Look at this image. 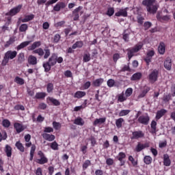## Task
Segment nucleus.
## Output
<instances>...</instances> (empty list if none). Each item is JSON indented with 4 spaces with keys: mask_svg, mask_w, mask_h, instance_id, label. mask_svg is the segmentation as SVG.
<instances>
[{
    "mask_svg": "<svg viewBox=\"0 0 175 175\" xmlns=\"http://www.w3.org/2000/svg\"><path fill=\"white\" fill-rule=\"evenodd\" d=\"M40 46H42V42L40 41H36L31 44L29 50H33V54H38L39 57H43L44 55V59H47L51 55V51L49 46H46L44 50L42 48L36 49L38 47H40Z\"/></svg>",
    "mask_w": 175,
    "mask_h": 175,
    "instance_id": "nucleus-1",
    "label": "nucleus"
},
{
    "mask_svg": "<svg viewBox=\"0 0 175 175\" xmlns=\"http://www.w3.org/2000/svg\"><path fill=\"white\" fill-rule=\"evenodd\" d=\"M57 64H62L64 62V58L62 57H58L57 53H52L48 61L43 63L42 66L44 69V72L46 73L51 70L52 66H55Z\"/></svg>",
    "mask_w": 175,
    "mask_h": 175,
    "instance_id": "nucleus-2",
    "label": "nucleus"
},
{
    "mask_svg": "<svg viewBox=\"0 0 175 175\" xmlns=\"http://www.w3.org/2000/svg\"><path fill=\"white\" fill-rule=\"evenodd\" d=\"M143 6H146L148 13L150 14H155L159 9V3L157 2V0H143Z\"/></svg>",
    "mask_w": 175,
    "mask_h": 175,
    "instance_id": "nucleus-3",
    "label": "nucleus"
},
{
    "mask_svg": "<svg viewBox=\"0 0 175 175\" xmlns=\"http://www.w3.org/2000/svg\"><path fill=\"white\" fill-rule=\"evenodd\" d=\"M143 49V43L139 42L135 44L133 48H129L126 49L129 61L132 59V57H135L136 53H139V51Z\"/></svg>",
    "mask_w": 175,
    "mask_h": 175,
    "instance_id": "nucleus-4",
    "label": "nucleus"
},
{
    "mask_svg": "<svg viewBox=\"0 0 175 175\" xmlns=\"http://www.w3.org/2000/svg\"><path fill=\"white\" fill-rule=\"evenodd\" d=\"M16 57H17V51H8L5 53L3 63L8 64V62H9V59H14V58H16Z\"/></svg>",
    "mask_w": 175,
    "mask_h": 175,
    "instance_id": "nucleus-5",
    "label": "nucleus"
},
{
    "mask_svg": "<svg viewBox=\"0 0 175 175\" xmlns=\"http://www.w3.org/2000/svg\"><path fill=\"white\" fill-rule=\"evenodd\" d=\"M38 159L36 160V163H38L39 165H44V163H47L49 162V159H47L42 150L38 152Z\"/></svg>",
    "mask_w": 175,
    "mask_h": 175,
    "instance_id": "nucleus-6",
    "label": "nucleus"
},
{
    "mask_svg": "<svg viewBox=\"0 0 175 175\" xmlns=\"http://www.w3.org/2000/svg\"><path fill=\"white\" fill-rule=\"evenodd\" d=\"M159 75V71L158 70H153L148 75V80L152 84H154L155 81H158V75Z\"/></svg>",
    "mask_w": 175,
    "mask_h": 175,
    "instance_id": "nucleus-7",
    "label": "nucleus"
},
{
    "mask_svg": "<svg viewBox=\"0 0 175 175\" xmlns=\"http://www.w3.org/2000/svg\"><path fill=\"white\" fill-rule=\"evenodd\" d=\"M146 134L142 130L135 131L132 132L131 140H138V139H143Z\"/></svg>",
    "mask_w": 175,
    "mask_h": 175,
    "instance_id": "nucleus-8",
    "label": "nucleus"
},
{
    "mask_svg": "<svg viewBox=\"0 0 175 175\" xmlns=\"http://www.w3.org/2000/svg\"><path fill=\"white\" fill-rule=\"evenodd\" d=\"M137 121L139 124H142V125H148V122H150V116H148V113L140 116L138 118Z\"/></svg>",
    "mask_w": 175,
    "mask_h": 175,
    "instance_id": "nucleus-9",
    "label": "nucleus"
},
{
    "mask_svg": "<svg viewBox=\"0 0 175 175\" xmlns=\"http://www.w3.org/2000/svg\"><path fill=\"white\" fill-rule=\"evenodd\" d=\"M21 8H23V5L19 4L18 6L11 9L10 12L5 13V16H16L17 13H20V10H21Z\"/></svg>",
    "mask_w": 175,
    "mask_h": 175,
    "instance_id": "nucleus-10",
    "label": "nucleus"
},
{
    "mask_svg": "<svg viewBox=\"0 0 175 175\" xmlns=\"http://www.w3.org/2000/svg\"><path fill=\"white\" fill-rule=\"evenodd\" d=\"M148 147H150V144L148 142H146L145 144L138 142L135 147V151L136 152H140L141 151H143V150L148 148Z\"/></svg>",
    "mask_w": 175,
    "mask_h": 175,
    "instance_id": "nucleus-11",
    "label": "nucleus"
},
{
    "mask_svg": "<svg viewBox=\"0 0 175 175\" xmlns=\"http://www.w3.org/2000/svg\"><path fill=\"white\" fill-rule=\"evenodd\" d=\"M125 158H126V154H125L124 152H120L118 153L117 159L120 162V166H124V165H125V161H124Z\"/></svg>",
    "mask_w": 175,
    "mask_h": 175,
    "instance_id": "nucleus-12",
    "label": "nucleus"
},
{
    "mask_svg": "<svg viewBox=\"0 0 175 175\" xmlns=\"http://www.w3.org/2000/svg\"><path fill=\"white\" fill-rule=\"evenodd\" d=\"M46 103H52V105H53V106H60L61 105V102H59V100H58L56 98H54L53 97H47L46 98Z\"/></svg>",
    "mask_w": 175,
    "mask_h": 175,
    "instance_id": "nucleus-13",
    "label": "nucleus"
},
{
    "mask_svg": "<svg viewBox=\"0 0 175 175\" xmlns=\"http://www.w3.org/2000/svg\"><path fill=\"white\" fill-rule=\"evenodd\" d=\"M65 8H66V4L65 2H58L53 7V10L54 12H59L61 9H65Z\"/></svg>",
    "mask_w": 175,
    "mask_h": 175,
    "instance_id": "nucleus-14",
    "label": "nucleus"
},
{
    "mask_svg": "<svg viewBox=\"0 0 175 175\" xmlns=\"http://www.w3.org/2000/svg\"><path fill=\"white\" fill-rule=\"evenodd\" d=\"M166 113H167V111L165 109H161V110L157 111L155 116L156 121L161 120Z\"/></svg>",
    "mask_w": 175,
    "mask_h": 175,
    "instance_id": "nucleus-15",
    "label": "nucleus"
},
{
    "mask_svg": "<svg viewBox=\"0 0 175 175\" xmlns=\"http://www.w3.org/2000/svg\"><path fill=\"white\" fill-rule=\"evenodd\" d=\"M42 136L43 139H44V140H46L47 142H54V140H55V135L53 134L44 133L42 135Z\"/></svg>",
    "mask_w": 175,
    "mask_h": 175,
    "instance_id": "nucleus-16",
    "label": "nucleus"
},
{
    "mask_svg": "<svg viewBox=\"0 0 175 175\" xmlns=\"http://www.w3.org/2000/svg\"><path fill=\"white\" fill-rule=\"evenodd\" d=\"M165 51H166V45L165 44V42H161L158 46L159 54H161V55H163Z\"/></svg>",
    "mask_w": 175,
    "mask_h": 175,
    "instance_id": "nucleus-17",
    "label": "nucleus"
},
{
    "mask_svg": "<svg viewBox=\"0 0 175 175\" xmlns=\"http://www.w3.org/2000/svg\"><path fill=\"white\" fill-rule=\"evenodd\" d=\"M164 68L166 70H172V59L167 57L164 61Z\"/></svg>",
    "mask_w": 175,
    "mask_h": 175,
    "instance_id": "nucleus-18",
    "label": "nucleus"
},
{
    "mask_svg": "<svg viewBox=\"0 0 175 175\" xmlns=\"http://www.w3.org/2000/svg\"><path fill=\"white\" fill-rule=\"evenodd\" d=\"M14 129H16L18 133H21V132H23L24 129H25L24 126L18 122H16L14 124Z\"/></svg>",
    "mask_w": 175,
    "mask_h": 175,
    "instance_id": "nucleus-19",
    "label": "nucleus"
},
{
    "mask_svg": "<svg viewBox=\"0 0 175 175\" xmlns=\"http://www.w3.org/2000/svg\"><path fill=\"white\" fill-rule=\"evenodd\" d=\"M163 165L167 167L172 165V160H170V157L167 154H163Z\"/></svg>",
    "mask_w": 175,
    "mask_h": 175,
    "instance_id": "nucleus-20",
    "label": "nucleus"
},
{
    "mask_svg": "<svg viewBox=\"0 0 175 175\" xmlns=\"http://www.w3.org/2000/svg\"><path fill=\"white\" fill-rule=\"evenodd\" d=\"M157 121L155 120H152L151 124H150V127H151V131L150 133L152 135H157V132H158V130H157Z\"/></svg>",
    "mask_w": 175,
    "mask_h": 175,
    "instance_id": "nucleus-21",
    "label": "nucleus"
},
{
    "mask_svg": "<svg viewBox=\"0 0 175 175\" xmlns=\"http://www.w3.org/2000/svg\"><path fill=\"white\" fill-rule=\"evenodd\" d=\"M28 64L29 65H36L38 64V59L36 57L31 55L28 57Z\"/></svg>",
    "mask_w": 175,
    "mask_h": 175,
    "instance_id": "nucleus-22",
    "label": "nucleus"
},
{
    "mask_svg": "<svg viewBox=\"0 0 175 175\" xmlns=\"http://www.w3.org/2000/svg\"><path fill=\"white\" fill-rule=\"evenodd\" d=\"M87 95L85 92L83 91H77L74 94V98H77V99H81V98H84Z\"/></svg>",
    "mask_w": 175,
    "mask_h": 175,
    "instance_id": "nucleus-23",
    "label": "nucleus"
},
{
    "mask_svg": "<svg viewBox=\"0 0 175 175\" xmlns=\"http://www.w3.org/2000/svg\"><path fill=\"white\" fill-rule=\"evenodd\" d=\"M142 72H136L132 75L131 80L132 81H137L142 79Z\"/></svg>",
    "mask_w": 175,
    "mask_h": 175,
    "instance_id": "nucleus-24",
    "label": "nucleus"
},
{
    "mask_svg": "<svg viewBox=\"0 0 175 175\" xmlns=\"http://www.w3.org/2000/svg\"><path fill=\"white\" fill-rule=\"evenodd\" d=\"M115 16H116V17H127L128 12L126 10H120L118 12H116Z\"/></svg>",
    "mask_w": 175,
    "mask_h": 175,
    "instance_id": "nucleus-25",
    "label": "nucleus"
},
{
    "mask_svg": "<svg viewBox=\"0 0 175 175\" xmlns=\"http://www.w3.org/2000/svg\"><path fill=\"white\" fill-rule=\"evenodd\" d=\"M74 124L75 125H79V126H83V125H84L85 122H84V120H83V118L78 117L75 119Z\"/></svg>",
    "mask_w": 175,
    "mask_h": 175,
    "instance_id": "nucleus-26",
    "label": "nucleus"
},
{
    "mask_svg": "<svg viewBox=\"0 0 175 175\" xmlns=\"http://www.w3.org/2000/svg\"><path fill=\"white\" fill-rule=\"evenodd\" d=\"M104 81H105V80L103 79L99 78V79H97L95 81H94L92 84H93L94 87H100V85H102V84H103Z\"/></svg>",
    "mask_w": 175,
    "mask_h": 175,
    "instance_id": "nucleus-27",
    "label": "nucleus"
},
{
    "mask_svg": "<svg viewBox=\"0 0 175 175\" xmlns=\"http://www.w3.org/2000/svg\"><path fill=\"white\" fill-rule=\"evenodd\" d=\"M31 41H25L22 43H21L19 45L17 46L16 50L18 51L21 50L22 49H25V47H27V46L29 45V43H31Z\"/></svg>",
    "mask_w": 175,
    "mask_h": 175,
    "instance_id": "nucleus-28",
    "label": "nucleus"
},
{
    "mask_svg": "<svg viewBox=\"0 0 175 175\" xmlns=\"http://www.w3.org/2000/svg\"><path fill=\"white\" fill-rule=\"evenodd\" d=\"M4 151L7 155V157H8V158H10V157H12V146L10 145H5Z\"/></svg>",
    "mask_w": 175,
    "mask_h": 175,
    "instance_id": "nucleus-29",
    "label": "nucleus"
},
{
    "mask_svg": "<svg viewBox=\"0 0 175 175\" xmlns=\"http://www.w3.org/2000/svg\"><path fill=\"white\" fill-rule=\"evenodd\" d=\"M48 146H49L50 148L54 151H58L59 150L58 143H57L55 141L51 144H49Z\"/></svg>",
    "mask_w": 175,
    "mask_h": 175,
    "instance_id": "nucleus-30",
    "label": "nucleus"
},
{
    "mask_svg": "<svg viewBox=\"0 0 175 175\" xmlns=\"http://www.w3.org/2000/svg\"><path fill=\"white\" fill-rule=\"evenodd\" d=\"M33 18H35V15H27L25 16L24 18L21 19V23H28V21H32Z\"/></svg>",
    "mask_w": 175,
    "mask_h": 175,
    "instance_id": "nucleus-31",
    "label": "nucleus"
},
{
    "mask_svg": "<svg viewBox=\"0 0 175 175\" xmlns=\"http://www.w3.org/2000/svg\"><path fill=\"white\" fill-rule=\"evenodd\" d=\"M15 146L21 152H24L25 151V148H24V146L20 142V141H18L15 144Z\"/></svg>",
    "mask_w": 175,
    "mask_h": 175,
    "instance_id": "nucleus-32",
    "label": "nucleus"
},
{
    "mask_svg": "<svg viewBox=\"0 0 175 175\" xmlns=\"http://www.w3.org/2000/svg\"><path fill=\"white\" fill-rule=\"evenodd\" d=\"M128 99V97L125 96V94H124V92H122L120 94L118 95V102H120L122 103V102H125Z\"/></svg>",
    "mask_w": 175,
    "mask_h": 175,
    "instance_id": "nucleus-33",
    "label": "nucleus"
},
{
    "mask_svg": "<svg viewBox=\"0 0 175 175\" xmlns=\"http://www.w3.org/2000/svg\"><path fill=\"white\" fill-rule=\"evenodd\" d=\"M47 94L46 92H37L34 97V99H44Z\"/></svg>",
    "mask_w": 175,
    "mask_h": 175,
    "instance_id": "nucleus-34",
    "label": "nucleus"
},
{
    "mask_svg": "<svg viewBox=\"0 0 175 175\" xmlns=\"http://www.w3.org/2000/svg\"><path fill=\"white\" fill-rule=\"evenodd\" d=\"M84 43L83 41H77L73 45L72 49L73 50H76V49H81L83 47Z\"/></svg>",
    "mask_w": 175,
    "mask_h": 175,
    "instance_id": "nucleus-35",
    "label": "nucleus"
},
{
    "mask_svg": "<svg viewBox=\"0 0 175 175\" xmlns=\"http://www.w3.org/2000/svg\"><path fill=\"white\" fill-rule=\"evenodd\" d=\"M35 151H36V146H35L34 144H33L31 147V150H30V158H29V161H33V155L35 154Z\"/></svg>",
    "mask_w": 175,
    "mask_h": 175,
    "instance_id": "nucleus-36",
    "label": "nucleus"
},
{
    "mask_svg": "<svg viewBox=\"0 0 175 175\" xmlns=\"http://www.w3.org/2000/svg\"><path fill=\"white\" fill-rule=\"evenodd\" d=\"M14 82L16 83V84H18L19 85H24L25 83L24 79L20 77H16L14 79Z\"/></svg>",
    "mask_w": 175,
    "mask_h": 175,
    "instance_id": "nucleus-37",
    "label": "nucleus"
},
{
    "mask_svg": "<svg viewBox=\"0 0 175 175\" xmlns=\"http://www.w3.org/2000/svg\"><path fill=\"white\" fill-rule=\"evenodd\" d=\"M124 118H120L116 120V125L118 129H120V128H122V123L124 122Z\"/></svg>",
    "mask_w": 175,
    "mask_h": 175,
    "instance_id": "nucleus-38",
    "label": "nucleus"
},
{
    "mask_svg": "<svg viewBox=\"0 0 175 175\" xmlns=\"http://www.w3.org/2000/svg\"><path fill=\"white\" fill-rule=\"evenodd\" d=\"M91 165L92 163L90 160L89 159L85 160L82 165L83 170H87V169H88V167L91 166Z\"/></svg>",
    "mask_w": 175,
    "mask_h": 175,
    "instance_id": "nucleus-39",
    "label": "nucleus"
},
{
    "mask_svg": "<svg viewBox=\"0 0 175 175\" xmlns=\"http://www.w3.org/2000/svg\"><path fill=\"white\" fill-rule=\"evenodd\" d=\"M52 125L55 131H59V129H61V127L62 126L61 123L56 121L53 122Z\"/></svg>",
    "mask_w": 175,
    "mask_h": 175,
    "instance_id": "nucleus-40",
    "label": "nucleus"
},
{
    "mask_svg": "<svg viewBox=\"0 0 175 175\" xmlns=\"http://www.w3.org/2000/svg\"><path fill=\"white\" fill-rule=\"evenodd\" d=\"M14 42H16V38L14 37L10 38L9 40L5 42L4 47H9L10 44H13Z\"/></svg>",
    "mask_w": 175,
    "mask_h": 175,
    "instance_id": "nucleus-41",
    "label": "nucleus"
},
{
    "mask_svg": "<svg viewBox=\"0 0 175 175\" xmlns=\"http://www.w3.org/2000/svg\"><path fill=\"white\" fill-rule=\"evenodd\" d=\"M144 161L146 165H151L152 162V158L150 156H145L144 158Z\"/></svg>",
    "mask_w": 175,
    "mask_h": 175,
    "instance_id": "nucleus-42",
    "label": "nucleus"
},
{
    "mask_svg": "<svg viewBox=\"0 0 175 175\" xmlns=\"http://www.w3.org/2000/svg\"><path fill=\"white\" fill-rule=\"evenodd\" d=\"M91 61V55L90 53H85L83 57V62H90Z\"/></svg>",
    "mask_w": 175,
    "mask_h": 175,
    "instance_id": "nucleus-43",
    "label": "nucleus"
},
{
    "mask_svg": "<svg viewBox=\"0 0 175 175\" xmlns=\"http://www.w3.org/2000/svg\"><path fill=\"white\" fill-rule=\"evenodd\" d=\"M163 100L165 103H167L170 100H172V94H164L163 97Z\"/></svg>",
    "mask_w": 175,
    "mask_h": 175,
    "instance_id": "nucleus-44",
    "label": "nucleus"
},
{
    "mask_svg": "<svg viewBox=\"0 0 175 175\" xmlns=\"http://www.w3.org/2000/svg\"><path fill=\"white\" fill-rule=\"evenodd\" d=\"M104 122H106V118H100L94 120V125H98V124H103Z\"/></svg>",
    "mask_w": 175,
    "mask_h": 175,
    "instance_id": "nucleus-45",
    "label": "nucleus"
},
{
    "mask_svg": "<svg viewBox=\"0 0 175 175\" xmlns=\"http://www.w3.org/2000/svg\"><path fill=\"white\" fill-rule=\"evenodd\" d=\"M54 90V85L51 83H49L46 85V91L49 94L53 92Z\"/></svg>",
    "mask_w": 175,
    "mask_h": 175,
    "instance_id": "nucleus-46",
    "label": "nucleus"
},
{
    "mask_svg": "<svg viewBox=\"0 0 175 175\" xmlns=\"http://www.w3.org/2000/svg\"><path fill=\"white\" fill-rule=\"evenodd\" d=\"M24 61H25V56L24 55V53H19L18 55V62H19L20 64H23Z\"/></svg>",
    "mask_w": 175,
    "mask_h": 175,
    "instance_id": "nucleus-47",
    "label": "nucleus"
},
{
    "mask_svg": "<svg viewBox=\"0 0 175 175\" xmlns=\"http://www.w3.org/2000/svg\"><path fill=\"white\" fill-rule=\"evenodd\" d=\"M131 113V110L129 109H123L120 111V113H119V117H124V116H128V114Z\"/></svg>",
    "mask_w": 175,
    "mask_h": 175,
    "instance_id": "nucleus-48",
    "label": "nucleus"
},
{
    "mask_svg": "<svg viewBox=\"0 0 175 175\" xmlns=\"http://www.w3.org/2000/svg\"><path fill=\"white\" fill-rule=\"evenodd\" d=\"M133 94V89L132 88H129L126 90L124 95L127 97L129 98Z\"/></svg>",
    "mask_w": 175,
    "mask_h": 175,
    "instance_id": "nucleus-49",
    "label": "nucleus"
},
{
    "mask_svg": "<svg viewBox=\"0 0 175 175\" xmlns=\"http://www.w3.org/2000/svg\"><path fill=\"white\" fill-rule=\"evenodd\" d=\"M28 30V25L24 23L22 24L19 27L20 32H26Z\"/></svg>",
    "mask_w": 175,
    "mask_h": 175,
    "instance_id": "nucleus-50",
    "label": "nucleus"
},
{
    "mask_svg": "<svg viewBox=\"0 0 175 175\" xmlns=\"http://www.w3.org/2000/svg\"><path fill=\"white\" fill-rule=\"evenodd\" d=\"M53 43H58L61 40V35L59 33L55 34L52 38Z\"/></svg>",
    "mask_w": 175,
    "mask_h": 175,
    "instance_id": "nucleus-51",
    "label": "nucleus"
},
{
    "mask_svg": "<svg viewBox=\"0 0 175 175\" xmlns=\"http://www.w3.org/2000/svg\"><path fill=\"white\" fill-rule=\"evenodd\" d=\"M152 27V23L149 21H146L144 23V27L145 31H148V29H150Z\"/></svg>",
    "mask_w": 175,
    "mask_h": 175,
    "instance_id": "nucleus-52",
    "label": "nucleus"
},
{
    "mask_svg": "<svg viewBox=\"0 0 175 175\" xmlns=\"http://www.w3.org/2000/svg\"><path fill=\"white\" fill-rule=\"evenodd\" d=\"M2 125L4 128H9L10 126V121L8 119H4L2 121Z\"/></svg>",
    "mask_w": 175,
    "mask_h": 175,
    "instance_id": "nucleus-53",
    "label": "nucleus"
},
{
    "mask_svg": "<svg viewBox=\"0 0 175 175\" xmlns=\"http://www.w3.org/2000/svg\"><path fill=\"white\" fill-rule=\"evenodd\" d=\"M129 161H130V162H131V163L134 167H136V166H137V161H135V159L133 158V157L129 156Z\"/></svg>",
    "mask_w": 175,
    "mask_h": 175,
    "instance_id": "nucleus-54",
    "label": "nucleus"
},
{
    "mask_svg": "<svg viewBox=\"0 0 175 175\" xmlns=\"http://www.w3.org/2000/svg\"><path fill=\"white\" fill-rule=\"evenodd\" d=\"M137 20L138 24H139L140 25H143V23H144V16H142V15H139L137 17Z\"/></svg>",
    "mask_w": 175,
    "mask_h": 175,
    "instance_id": "nucleus-55",
    "label": "nucleus"
},
{
    "mask_svg": "<svg viewBox=\"0 0 175 175\" xmlns=\"http://www.w3.org/2000/svg\"><path fill=\"white\" fill-rule=\"evenodd\" d=\"M38 109H40V110H46V109H47V105L44 103H41L38 105Z\"/></svg>",
    "mask_w": 175,
    "mask_h": 175,
    "instance_id": "nucleus-56",
    "label": "nucleus"
},
{
    "mask_svg": "<svg viewBox=\"0 0 175 175\" xmlns=\"http://www.w3.org/2000/svg\"><path fill=\"white\" fill-rule=\"evenodd\" d=\"M107 14V16H109V17H111V16L114 14V8H108Z\"/></svg>",
    "mask_w": 175,
    "mask_h": 175,
    "instance_id": "nucleus-57",
    "label": "nucleus"
},
{
    "mask_svg": "<svg viewBox=\"0 0 175 175\" xmlns=\"http://www.w3.org/2000/svg\"><path fill=\"white\" fill-rule=\"evenodd\" d=\"M107 83L108 87H110V88L114 87V84H116V81H114V79H109Z\"/></svg>",
    "mask_w": 175,
    "mask_h": 175,
    "instance_id": "nucleus-58",
    "label": "nucleus"
},
{
    "mask_svg": "<svg viewBox=\"0 0 175 175\" xmlns=\"http://www.w3.org/2000/svg\"><path fill=\"white\" fill-rule=\"evenodd\" d=\"M150 90H151L150 87H148V86H147V85H145V86L144 87V89L142 90V92L144 94L147 95V94H148V92H150Z\"/></svg>",
    "mask_w": 175,
    "mask_h": 175,
    "instance_id": "nucleus-59",
    "label": "nucleus"
},
{
    "mask_svg": "<svg viewBox=\"0 0 175 175\" xmlns=\"http://www.w3.org/2000/svg\"><path fill=\"white\" fill-rule=\"evenodd\" d=\"M106 163L108 165V166H111L114 163V160H113L111 158L107 159Z\"/></svg>",
    "mask_w": 175,
    "mask_h": 175,
    "instance_id": "nucleus-60",
    "label": "nucleus"
},
{
    "mask_svg": "<svg viewBox=\"0 0 175 175\" xmlns=\"http://www.w3.org/2000/svg\"><path fill=\"white\" fill-rule=\"evenodd\" d=\"M14 109H15V110H22V111H24V110H25V107H24V105H16L14 107Z\"/></svg>",
    "mask_w": 175,
    "mask_h": 175,
    "instance_id": "nucleus-61",
    "label": "nucleus"
},
{
    "mask_svg": "<svg viewBox=\"0 0 175 175\" xmlns=\"http://www.w3.org/2000/svg\"><path fill=\"white\" fill-rule=\"evenodd\" d=\"M91 87V82L90 81H87L83 85V90H88Z\"/></svg>",
    "mask_w": 175,
    "mask_h": 175,
    "instance_id": "nucleus-62",
    "label": "nucleus"
},
{
    "mask_svg": "<svg viewBox=\"0 0 175 175\" xmlns=\"http://www.w3.org/2000/svg\"><path fill=\"white\" fill-rule=\"evenodd\" d=\"M152 58L147 56L146 55V57L144 59V61H145V62L146 63V65L148 66L150 65V63L152 61Z\"/></svg>",
    "mask_w": 175,
    "mask_h": 175,
    "instance_id": "nucleus-63",
    "label": "nucleus"
},
{
    "mask_svg": "<svg viewBox=\"0 0 175 175\" xmlns=\"http://www.w3.org/2000/svg\"><path fill=\"white\" fill-rule=\"evenodd\" d=\"M36 175H43V170L41 167H38L36 170Z\"/></svg>",
    "mask_w": 175,
    "mask_h": 175,
    "instance_id": "nucleus-64",
    "label": "nucleus"
}]
</instances>
